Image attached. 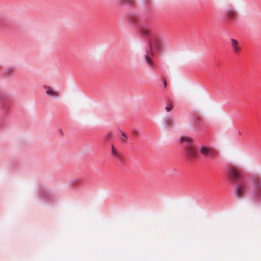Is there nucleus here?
I'll return each mask as SVG.
<instances>
[{
	"mask_svg": "<svg viewBox=\"0 0 261 261\" xmlns=\"http://www.w3.org/2000/svg\"><path fill=\"white\" fill-rule=\"evenodd\" d=\"M111 135V133H109L106 136V139H108V137Z\"/></svg>",
	"mask_w": 261,
	"mask_h": 261,
	"instance_id": "obj_16",
	"label": "nucleus"
},
{
	"mask_svg": "<svg viewBox=\"0 0 261 261\" xmlns=\"http://www.w3.org/2000/svg\"><path fill=\"white\" fill-rule=\"evenodd\" d=\"M231 46L233 49V53L234 54H238L241 50V48L238 42L234 39H231Z\"/></svg>",
	"mask_w": 261,
	"mask_h": 261,
	"instance_id": "obj_6",
	"label": "nucleus"
},
{
	"mask_svg": "<svg viewBox=\"0 0 261 261\" xmlns=\"http://www.w3.org/2000/svg\"><path fill=\"white\" fill-rule=\"evenodd\" d=\"M150 45H151V47H153V45H154V42H153V40H152V41H151Z\"/></svg>",
	"mask_w": 261,
	"mask_h": 261,
	"instance_id": "obj_13",
	"label": "nucleus"
},
{
	"mask_svg": "<svg viewBox=\"0 0 261 261\" xmlns=\"http://www.w3.org/2000/svg\"><path fill=\"white\" fill-rule=\"evenodd\" d=\"M199 151L200 155L205 159L210 158L216 154V151L213 148L205 144L199 147Z\"/></svg>",
	"mask_w": 261,
	"mask_h": 261,
	"instance_id": "obj_1",
	"label": "nucleus"
},
{
	"mask_svg": "<svg viewBox=\"0 0 261 261\" xmlns=\"http://www.w3.org/2000/svg\"><path fill=\"white\" fill-rule=\"evenodd\" d=\"M186 155L191 159H195L197 157L196 149L193 145L187 146L185 148Z\"/></svg>",
	"mask_w": 261,
	"mask_h": 261,
	"instance_id": "obj_3",
	"label": "nucleus"
},
{
	"mask_svg": "<svg viewBox=\"0 0 261 261\" xmlns=\"http://www.w3.org/2000/svg\"><path fill=\"white\" fill-rule=\"evenodd\" d=\"M255 187L257 188L261 187V180H258L256 182Z\"/></svg>",
	"mask_w": 261,
	"mask_h": 261,
	"instance_id": "obj_11",
	"label": "nucleus"
},
{
	"mask_svg": "<svg viewBox=\"0 0 261 261\" xmlns=\"http://www.w3.org/2000/svg\"><path fill=\"white\" fill-rule=\"evenodd\" d=\"M165 109H166V111H167V112H170V111H171V107H168V106H166V107H165Z\"/></svg>",
	"mask_w": 261,
	"mask_h": 261,
	"instance_id": "obj_12",
	"label": "nucleus"
},
{
	"mask_svg": "<svg viewBox=\"0 0 261 261\" xmlns=\"http://www.w3.org/2000/svg\"><path fill=\"white\" fill-rule=\"evenodd\" d=\"M143 33L145 35H148V33L147 32L146 30H143Z\"/></svg>",
	"mask_w": 261,
	"mask_h": 261,
	"instance_id": "obj_14",
	"label": "nucleus"
},
{
	"mask_svg": "<svg viewBox=\"0 0 261 261\" xmlns=\"http://www.w3.org/2000/svg\"><path fill=\"white\" fill-rule=\"evenodd\" d=\"M145 60L146 63L148 64V65L149 67H151L153 66L154 64L153 61H152L151 58L148 54L145 55Z\"/></svg>",
	"mask_w": 261,
	"mask_h": 261,
	"instance_id": "obj_8",
	"label": "nucleus"
},
{
	"mask_svg": "<svg viewBox=\"0 0 261 261\" xmlns=\"http://www.w3.org/2000/svg\"><path fill=\"white\" fill-rule=\"evenodd\" d=\"M111 154L114 156H117V152L114 149L113 146H112Z\"/></svg>",
	"mask_w": 261,
	"mask_h": 261,
	"instance_id": "obj_10",
	"label": "nucleus"
},
{
	"mask_svg": "<svg viewBox=\"0 0 261 261\" xmlns=\"http://www.w3.org/2000/svg\"><path fill=\"white\" fill-rule=\"evenodd\" d=\"M231 176L232 178L235 179H239L240 176V170L238 169L232 168L230 169Z\"/></svg>",
	"mask_w": 261,
	"mask_h": 261,
	"instance_id": "obj_7",
	"label": "nucleus"
},
{
	"mask_svg": "<svg viewBox=\"0 0 261 261\" xmlns=\"http://www.w3.org/2000/svg\"><path fill=\"white\" fill-rule=\"evenodd\" d=\"M179 141L187 147L193 145V139L185 135L181 136L179 138Z\"/></svg>",
	"mask_w": 261,
	"mask_h": 261,
	"instance_id": "obj_4",
	"label": "nucleus"
},
{
	"mask_svg": "<svg viewBox=\"0 0 261 261\" xmlns=\"http://www.w3.org/2000/svg\"><path fill=\"white\" fill-rule=\"evenodd\" d=\"M247 187L244 184L238 185L235 189V195L238 198L242 197L247 191Z\"/></svg>",
	"mask_w": 261,
	"mask_h": 261,
	"instance_id": "obj_2",
	"label": "nucleus"
},
{
	"mask_svg": "<svg viewBox=\"0 0 261 261\" xmlns=\"http://www.w3.org/2000/svg\"><path fill=\"white\" fill-rule=\"evenodd\" d=\"M236 15L237 14L236 12L233 10H230L228 12V15L231 19L234 18L236 17Z\"/></svg>",
	"mask_w": 261,
	"mask_h": 261,
	"instance_id": "obj_9",
	"label": "nucleus"
},
{
	"mask_svg": "<svg viewBox=\"0 0 261 261\" xmlns=\"http://www.w3.org/2000/svg\"><path fill=\"white\" fill-rule=\"evenodd\" d=\"M123 138L125 139L126 138V137L124 134H122Z\"/></svg>",
	"mask_w": 261,
	"mask_h": 261,
	"instance_id": "obj_17",
	"label": "nucleus"
},
{
	"mask_svg": "<svg viewBox=\"0 0 261 261\" xmlns=\"http://www.w3.org/2000/svg\"><path fill=\"white\" fill-rule=\"evenodd\" d=\"M163 85H164V88H166V83L165 82H164Z\"/></svg>",
	"mask_w": 261,
	"mask_h": 261,
	"instance_id": "obj_15",
	"label": "nucleus"
},
{
	"mask_svg": "<svg viewBox=\"0 0 261 261\" xmlns=\"http://www.w3.org/2000/svg\"><path fill=\"white\" fill-rule=\"evenodd\" d=\"M43 88H44L45 90V93L51 97H57L58 96V94L57 91H56L55 90H54L52 88H51L50 86L44 85Z\"/></svg>",
	"mask_w": 261,
	"mask_h": 261,
	"instance_id": "obj_5",
	"label": "nucleus"
}]
</instances>
